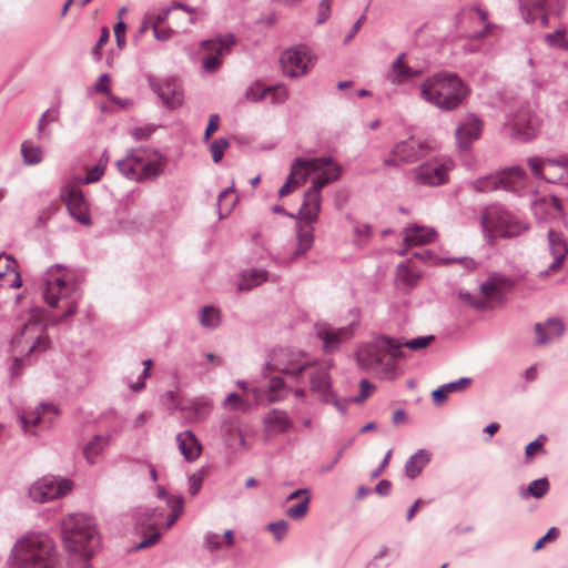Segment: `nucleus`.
<instances>
[{"instance_id": "obj_1", "label": "nucleus", "mask_w": 568, "mask_h": 568, "mask_svg": "<svg viewBox=\"0 0 568 568\" xmlns=\"http://www.w3.org/2000/svg\"><path fill=\"white\" fill-rule=\"evenodd\" d=\"M41 291L47 305L61 312L57 320L59 323L75 315L83 297V291L74 272L62 264L48 267Z\"/></svg>"}, {"instance_id": "obj_2", "label": "nucleus", "mask_w": 568, "mask_h": 568, "mask_svg": "<svg viewBox=\"0 0 568 568\" xmlns=\"http://www.w3.org/2000/svg\"><path fill=\"white\" fill-rule=\"evenodd\" d=\"M62 538L71 558L80 560V568H90V558L101 544L94 519L84 514L70 515L62 524Z\"/></svg>"}, {"instance_id": "obj_3", "label": "nucleus", "mask_w": 568, "mask_h": 568, "mask_svg": "<svg viewBox=\"0 0 568 568\" xmlns=\"http://www.w3.org/2000/svg\"><path fill=\"white\" fill-rule=\"evenodd\" d=\"M11 568H57L52 540L44 534H31L19 539L11 555Z\"/></svg>"}, {"instance_id": "obj_4", "label": "nucleus", "mask_w": 568, "mask_h": 568, "mask_svg": "<svg viewBox=\"0 0 568 568\" xmlns=\"http://www.w3.org/2000/svg\"><path fill=\"white\" fill-rule=\"evenodd\" d=\"M467 93V85L457 73H434L420 88L423 99L444 111L458 108Z\"/></svg>"}, {"instance_id": "obj_5", "label": "nucleus", "mask_w": 568, "mask_h": 568, "mask_svg": "<svg viewBox=\"0 0 568 568\" xmlns=\"http://www.w3.org/2000/svg\"><path fill=\"white\" fill-rule=\"evenodd\" d=\"M356 362L361 369H393L395 362L406 357L402 351L400 339L387 335H378L374 341L361 344L356 349Z\"/></svg>"}, {"instance_id": "obj_6", "label": "nucleus", "mask_w": 568, "mask_h": 568, "mask_svg": "<svg viewBox=\"0 0 568 568\" xmlns=\"http://www.w3.org/2000/svg\"><path fill=\"white\" fill-rule=\"evenodd\" d=\"M528 175L521 166L513 165L468 182V186L480 193L506 191L518 196L525 194Z\"/></svg>"}, {"instance_id": "obj_7", "label": "nucleus", "mask_w": 568, "mask_h": 568, "mask_svg": "<svg viewBox=\"0 0 568 568\" xmlns=\"http://www.w3.org/2000/svg\"><path fill=\"white\" fill-rule=\"evenodd\" d=\"M485 236L489 243L497 237H516L528 230V225L516 219L501 205L487 206L480 216Z\"/></svg>"}, {"instance_id": "obj_8", "label": "nucleus", "mask_w": 568, "mask_h": 568, "mask_svg": "<svg viewBox=\"0 0 568 568\" xmlns=\"http://www.w3.org/2000/svg\"><path fill=\"white\" fill-rule=\"evenodd\" d=\"M146 149H132L124 159L116 162L121 174L135 182L154 181L162 170V158L160 160H148Z\"/></svg>"}, {"instance_id": "obj_9", "label": "nucleus", "mask_w": 568, "mask_h": 568, "mask_svg": "<svg viewBox=\"0 0 568 568\" xmlns=\"http://www.w3.org/2000/svg\"><path fill=\"white\" fill-rule=\"evenodd\" d=\"M321 211V199L316 195L304 194V201L300 209L301 219L305 222L304 225L297 224L296 248L292 258H296L307 252L314 242V226Z\"/></svg>"}, {"instance_id": "obj_10", "label": "nucleus", "mask_w": 568, "mask_h": 568, "mask_svg": "<svg viewBox=\"0 0 568 568\" xmlns=\"http://www.w3.org/2000/svg\"><path fill=\"white\" fill-rule=\"evenodd\" d=\"M311 364L312 362L305 352L280 347L271 352L265 365L268 371H277L297 377Z\"/></svg>"}, {"instance_id": "obj_11", "label": "nucleus", "mask_w": 568, "mask_h": 568, "mask_svg": "<svg viewBox=\"0 0 568 568\" xmlns=\"http://www.w3.org/2000/svg\"><path fill=\"white\" fill-rule=\"evenodd\" d=\"M355 320L347 326L334 327L327 323H316L315 334L316 337L322 342V349L326 354L335 353L341 346L349 341L358 326L359 312L354 310Z\"/></svg>"}, {"instance_id": "obj_12", "label": "nucleus", "mask_w": 568, "mask_h": 568, "mask_svg": "<svg viewBox=\"0 0 568 568\" xmlns=\"http://www.w3.org/2000/svg\"><path fill=\"white\" fill-rule=\"evenodd\" d=\"M527 164L537 179H544L549 183H568V158L558 159L531 156Z\"/></svg>"}, {"instance_id": "obj_13", "label": "nucleus", "mask_w": 568, "mask_h": 568, "mask_svg": "<svg viewBox=\"0 0 568 568\" xmlns=\"http://www.w3.org/2000/svg\"><path fill=\"white\" fill-rule=\"evenodd\" d=\"M430 150L426 141L409 138L396 143L390 152V156L383 161L384 166L399 168L402 164L415 163L426 156Z\"/></svg>"}, {"instance_id": "obj_14", "label": "nucleus", "mask_w": 568, "mask_h": 568, "mask_svg": "<svg viewBox=\"0 0 568 568\" xmlns=\"http://www.w3.org/2000/svg\"><path fill=\"white\" fill-rule=\"evenodd\" d=\"M71 489L72 484L69 479H57L47 475L30 486L29 497L36 503L44 504L65 496Z\"/></svg>"}, {"instance_id": "obj_15", "label": "nucleus", "mask_w": 568, "mask_h": 568, "mask_svg": "<svg viewBox=\"0 0 568 568\" xmlns=\"http://www.w3.org/2000/svg\"><path fill=\"white\" fill-rule=\"evenodd\" d=\"M540 123V119L530 103L523 104L509 119L513 135L524 142L536 138Z\"/></svg>"}, {"instance_id": "obj_16", "label": "nucleus", "mask_w": 568, "mask_h": 568, "mask_svg": "<svg viewBox=\"0 0 568 568\" xmlns=\"http://www.w3.org/2000/svg\"><path fill=\"white\" fill-rule=\"evenodd\" d=\"M454 168L452 159L446 156L433 158L415 170V179L419 184L437 186L447 182L448 173Z\"/></svg>"}, {"instance_id": "obj_17", "label": "nucleus", "mask_w": 568, "mask_h": 568, "mask_svg": "<svg viewBox=\"0 0 568 568\" xmlns=\"http://www.w3.org/2000/svg\"><path fill=\"white\" fill-rule=\"evenodd\" d=\"M234 44L235 38L232 33L203 41L201 43L203 50V68L206 71L219 68L222 59L231 52Z\"/></svg>"}, {"instance_id": "obj_18", "label": "nucleus", "mask_w": 568, "mask_h": 568, "mask_svg": "<svg viewBox=\"0 0 568 568\" xmlns=\"http://www.w3.org/2000/svg\"><path fill=\"white\" fill-rule=\"evenodd\" d=\"M43 326L36 320H30L23 324L21 331L16 333L11 338V345L14 351L32 353L37 349L45 348V339L43 338Z\"/></svg>"}, {"instance_id": "obj_19", "label": "nucleus", "mask_w": 568, "mask_h": 568, "mask_svg": "<svg viewBox=\"0 0 568 568\" xmlns=\"http://www.w3.org/2000/svg\"><path fill=\"white\" fill-rule=\"evenodd\" d=\"M462 21H467L471 24L469 29H464V36L469 42L485 38L493 34L497 30V26L489 23L487 11L480 7H471L466 9L460 14Z\"/></svg>"}, {"instance_id": "obj_20", "label": "nucleus", "mask_w": 568, "mask_h": 568, "mask_svg": "<svg viewBox=\"0 0 568 568\" xmlns=\"http://www.w3.org/2000/svg\"><path fill=\"white\" fill-rule=\"evenodd\" d=\"M524 20L534 22L539 16L542 24L548 23L549 14H560L564 10V0H518Z\"/></svg>"}, {"instance_id": "obj_21", "label": "nucleus", "mask_w": 568, "mask_h": 568, "mask_svg": "<svg viewBox=\"0 0 568 568\" xmlns=\"http://www.w3.org/2000/svg\"><path fill=\"white\" fill-rule=\"evenodd\" d=\"M149 84L165 106L174 109L182 104L183 92L174 77L158 78L150 75Z\"/></svg>"}, {"instance_id": "obj_22", "label": "nucleus", "mask_w": 568, "mask_h": 568, "mask_svg": "<svg viewBox=\"0 0 568 568\" xmlns=\"http://www.w3.org/2000/svg\"><path fill=\"white\" fill-rule=\"evenodd\" d=\"M280 63L283 71H308L315 68L316 55L312 49L301 44L284 50L281 53Z\"/></svg>"}, {"instance_id": "obj_23", "label": "nucleus", "mask_w": 568, "mask_h": 568, "mask_svg": "<svg viewBox=\"0 0 568 568\" xmlns=\"http://www.w3.org/2000/svg\"><path fill=\"white\" fill-rule=\"evenodd\" d=\"M62 199L70 215L82 225H91L89 205L83 192L74 186L65 187L62 191Z\"/></svg>"}, {"instance_id": "obj_24", "label": "nucleus", "mask_w": 568, "mask_h": 568, "mask_svg": "<svg viewBox=\"0 0 568 568\" xmlns=\"http://www.w3.org/2000/svg\"><path fill=\"white\" fill-rule=\"evenodd\" d=\"M251 392L257 405L267 406L283 402L288 395V387L282 377L274 376L264 388H252Z\"/></svg>"}, {"instance_id": "obj_25", "label": "nucleus", "mask_w": 568, "mask_h": 568, "mask_svg": "<svg viewBox=\"0 0 568 568\" xmlns=\"http://www.w3.org/2000/svg\"><path fill=\"white\" fill-rule=\"evenodd\" d=\"M483 130V122L474 114L467 115L455 129L456 146L459 151L470 150Z\"/></svg>"}, {"instance_id": "obj_26", "label": "nucleus", "mask_w": 568, "mask_h": 568, "mask_svg": "<svg viewBox=\"0 0 568 568\" xmlns=\"http://www.w3.org/2000/svg\"><path fill=\"white\" fill-rule=\"evenodd\" d=\"M514 286L511 277L494 272L480 284V293L487 300L503 302L505 294Z\"/></svg>"}, {"instance_id": "obj_27", "label": "nucleus", "mask_w": 568, "mask_h": 568, "mask_svg": "<svg viewBox=\"0 0 568 568\" xmlns=\"http://www.w3.org/2000/svg\"><path fill=\"white\" fill-rule=\"evenodd\" d=\"M548 237V246H549V253L554 257V261L545 270L546 275H550L555 272H557L562 262L565 261L568 247L567 243L564 240L562 235L555 230L550 229L547 233Z\"/></svg>"}, {"instance_id": "obj_28", "label": "nucleus", "mask_w": 568, "mask_h": 568, "mask_svg": "<svg viewBox=\"0 0 568 568\" xmlns=\"http://www.w3.org/2000/svg\"><path fill=\"white\" fill-rule=\"evenodd\" d=\"M324 163V160L313 158H295L291 164V171L287 178L294 181V186H300L306 181L307 175L313 172L312 169L322 168Z\"/></svg>"}, {"instance_id": "obj_29", "label": "nucleus", "mask_w": 568, "mask_h": 568, "mask_svg": "<svg viewBox=\"0 0 568 568\" xmlns=\"http://www.w3.org/2000/svg\"><path fill=\"white\" fill-rule=\"evenodd\" d=\"M565 326L558 318H548L545 323L535 324L536 344L541 346L564 334Z\"/></svg>"}, {"instance_id": "obj_30", "label": "nucleus", "mask_w": 568, "mask_h": 568, "mask_svg": "<svg viewBox=\"0 0 568 568\" xmlns=\"http://www.w3.org/2000/svg\"><path fill=\"white\" fill-rule=\"evenodd\" d=\"M176 444L180 453L187 462H194L202 453V446L195 434L186 429L176 435Z\"/></svg>"}, {"instance_id": "obj_31", "label": "nucleus", "mask_w": 568, "mask_h": 568, "mask_svg": "<svg viewBox=\"0 0 568 568\" xmlns=\"http://www.w3.org/2000/svg\"><path fill=\"white\" fill-rule=\"evenodd\" d=\"M437 232L433 227L410 225L404 231V242L407 247L424 245L433 242Z\"/></svg>"}, {"instance_id": "obj_32", "label": "nucleus", "mask_w": 568, "mask_h": 568, "mask_svg": "<svg viewBox=\"0 0 568 568\" xmlns=\"http://www.w3.org/2000/svg\"><path fill=\"white\" fill-rule=\"evenodd\" d=\"M311 388L313 392L321 396L323 403L329 404L331 398L334 397V392L331 386V377L327 368H318L311 375Z\"/></svg>"}, {"instance_id": "obj_33", "label": "nucleus", "mask_w": 568, "mask_h": 568, "mask_svg": "<svg viewBox=\"0 0 568 568\" xmlns=\"http://www.w3.org/2000/svg\"><path fill=\"white\" fill-rule=\"evenodd\" d=\"M16 261L6 254L0 255V286L20 287L21 275L14 268Z\"/></svg>"}, {"instance_id": "obj_34", "label": "nucleus", "mask_w": 568, "mask_h": 568, "mask_svg": "<svg viewBox=\"0 0 568 568\" xmlns=\"http://www.w3.org/2000/svg\"><path fill=\"white\" fill-rule=\"evenodd\" d=\"M47 414L58 415L59 409L53 404L41 403L33 412L20 415L19 419L24 432L34 434L31 427L37 426Z\"/></svg>"}, {"instance_id": "obj_35", "label": "nucleus", "mask_w": 568, "mask_h": 568, "mask_svg": "<svg viewBox=\"0 0 568 568\" xmlns=\"http://www.w3.org/2000/svg\"><path fill=\"white\" fill-rule=\"evenodd\" d=\"M432 458L430 453L425 449L420 448L416 453H414L409 458L406 460L404 466V473L409 479H415L419 474L423 471V469L429 464Z\"/></svg>"}, {"instance_id": "obj_36", "label": "nucleus", "mask_w": 568, "mask_h": 568, "mask_svg": "<svg viewBox=\"0 0 568 568\" xmlns=\"http://www.w3.org/2000/svg\"><path fill=\"white\" fill-rule=\"evenodd\" d=\"M263 423L266 429L278 433H286L293 426L288 414L277 408L270 410L265 415Z\"/></svg>"}, {"instance_id": "obj_37", "label": "nucleus", "mask_w": 568, "mask_h": 568, "mask_svg": "<svg viewBox=\"0 0 568 568\" xmlns=\"http://www.w3.org/2000/svg\"><path fill=\"white\" fill-rule=\"evenodd\" d=\"M164 516V509L158 507L140 508L136 513L135 525L141 529H155Z\"/></svg>"}, {"instance_id": "obj_38", "label": "nucleus", "mask_w": 568, "mask_h": 568, "mask_svg": "<svg viewBox=\"0 0 568 568\" xmlns=\"http://www.w3.org/2000/svg\"><path fill=\"white\" fill-rule=\"evenodd\" d=\"M109 435H95L92 440L83 447V455L87 462L91 465L95 464L98 456L109 446Z\"/></svg>"}, {"instance_id": "obj_39", "label": "nucleus", "mask_w": 568, "mask_h": 568, "mask_svg": "<svg viewBox=\"0 0 568 568\" xmlns=\"http://www.w3.org/2000/svg\"><path fill=\"white\" fill-rule=\"evenodd\" d=\"M268 273L265 268H251L244 271L239 283L240 291H251L267 281Z\"/></svg>"}, {"instance_id": "obj_40", "label": "nucleus", "mask_w": 568, "mask_h": 568, "mask_svg": "<svg viewBox=\"0 0 568 568\" xmlns=\"http://www.w3.org/2000/svg\"><path fill=\"white\" fill-rule=\"evenodd\" d=\"M549 490V481L546 477L538 478L529 483L526 488H521L519 495L523 499L529 497L539 499L544 497Z\"/></svg>"}, {"instance_id": "obj_41", "label": "nucleus", "mask_w": 568, "mask_h": 568, "mask_svg": "<svg viewBox=\"0 0 568 568\" xmlns=\"http://www.w3.org/2000/svg\"><path fill=\"white\" fill-rule=\"evenodd\" d=\"M200 324L207 329H215L221 323L220 311L211 305L204 306L199 312Z\"/></svg>"}, {"instance_id": "obj_42", "label": "nucleus", "mask_w": 568, "mask_h": 568, "mask_svg": "<svg viewBox=\"0 0 568 568\" xmlns=\"http://www.w3.org/2000/svg\"><path fill=\"white\" fill-rule=\"evenodd\" d=\"M233 186L225 189L217 197V214L220 219L226 217L233 210L236 199L233 196Z\"/></svg>"}, {"instance_id": "obj_43", "label": "nucleus", "mask_w": 568, "mask_h": 568, "mask_svg": "<svg viewBox=\"0 0 568 568\" xmlns=\"http://www.w3.org/2000/svg\"><path fill=\"white\" fill-rule=\"evenodd\" d=\"M342 174V170H335L334 173L331 174L329 178H325L323 174L317 172V175H315L311 181L310 189L305 192V194L308 195H316V197L321 199V191L324 186L327 184L336 181Z\"/></svg>"}, {"instance_id": "obj_44", "label": "nucleus", "mask_w": 568, "mask_h": 568, "mask_svg": "<svg viewBox=\"0 0 568 568\" xmlns=\"http://www.w3.org/2000/svg\"><path fill=\"white\" fill-rule=\"evenodd\" d=\"M342 174V170H335L334 173L331 174L329 178H325L323 174L317 172V175H315L311 181L310 189L305 192V194L308 195H316V197L321 199V191L324 186L327 184L336 181Z\"/></svg>"}, {"instance_id": "obj_45", "label": "nucleus", "mask_w": 568, "mask_h": 568, "mask_svg": "<svg viewBox=\"0 0 568 568\" xmlns=\"http://www.w3.org/2000/svg\"><path fill=\"white\" fill-rule=\"evenodd\" d=\"M21 154L23 162L27 165H36L42 161V150L40 146L30 141H24L21 144Z\"/></svg>"}, {"instance_id": "obj_46", "label": "nucleus", "mask_w": 568, "mask_h": 568, "mask_svg": "<svg viewBox=\"0 0 568 568\" xmlns=\"http://www.w3.org/2000/svg\"><path fill=\"white\" fill-rule=\"evenodd\" d=\"M311 497H303L296 505L288 507L285 511V515L293 520L303 519L310 508Z\"/></svg>"}, {"instance_id": "obj_47", "label": "nucleus", "mask_w": 568, "mask_h": 568, "mask_svg": "<svg viewBox=\"0 0 568 568\" xmlns=\"http://www.w3.org/2000/svg\"><path fill=\"white\" fill-rule=\"evenodd\" d=\"M355 237L353 240L354 244L358 248H364L372 236V226L369 224H356L354 227Z\"/></svg>"}, {"instance_id": "obj_48", "label": "nucleus", "mask_w": 568, "mask_h": 568, "mask_svg": "<svg viewBox=\"0 0 568 568\" xmlns=\"http://www.w3.org/2000/svg\"><path fill=\"white\" fill-rule=\"evenodd\" d=\"M223 405L230 409L241 412H247L251 408V403L236 393H230L224 399Z\"/></svg>"}, {"instance_id": "obj_49", "label": "nucleus", "mask_w": 568, "mask_h": 568, "mask_svg": "<svg viewBox=\"0 0 568 568\" xmlns=\"http://www.w3.org/2000/svg\"><path fill=\"white\" fill-rule=\"evenodd\" d=\"M545 40L552 48L568 51V40L566 39L565 29H557L552 33H547Z\"/></svg>"}, {"instance_id": "obj_50", "label": "nucleus", "mask_w": 568, "mask_h": 568, "mask_svg": "<svg viewBox=\"0 0 568 568\" xmlns=\"http://www.w3.org/2000/svg\"><path fill=\"white\" fill-rule=\"evenodd\" d=\"M266 98L271 99L273 104H281L287 100V89L283 84H274L265 87Z\"/></svg>"}, {"instance_id": "obj_51", "label": "nucleus", "mask_w": 568, "mask_h": 568, "mask_svg": "<svg viewBox=\"0 0 568 568\" xmlns=\"http://www.w3.org/2000/svg\"><path fill=\"white\" fill-rule=\"evenodd\" d=\"M221 429L229 439H231L233 437V434L237 435L240 437V445L245 446V439H244L242 430L239 427L237 419L229 418V419L223 420L222 425H221Z\"/></svg>"}, {"instance_id": "obj_52", "label": "nucleus", "mask_w": 568, "mask_h": 568, "mask_svg": "<svg viewBox=\"0 0 568 568\" xmlns=\"http://www.w3.org/2000/svg\"><path fill=\"white\" fill-rule=\"evenodd\" d=\"M230 146V141L226 138H219L210 144V152L214 163H220L223 159L225 150Z\"/></svg>"}, {"instance_id": "obj_53", "label": "nucleus", "mask_w": 568, "mask_h": 568, "mask_svg": "<svg viewBox=\"0 0 568 568\" xmlns=\"http://www.w3.org/2000/svg\"><path fill=\"white\" fill-rule=\"evenodd\" d=\"M435 339L434 335L418 336L407 341H400L402 348L407 347L410 351H419L429 346V344Z\"/></svg>"}, {"instance_id": "obj_54", "label": "nucleus", "mask_w": 568, "mask_h": 568, "mask_svg": "<svg viewBox=\"0 0 568 568\" xmlns=\"http://www.w3.org/2000/svg\"><path fill=\"white\" fill-rule=\"evenodd\" d=\"M206 475L205 468H200L197 471L193 473L187 477L189 484V494L191 496H196L201 490L203 479Z\"/></svg>"}, {"instance_id": "obj_55", "label": "nucleus", "mask_w": 568, "mask_h": 568, "mask_svg": "<svg viewBox=\"0 0 568 568\" xmlns=\"http://www.w3.org/2000/svg\"><path fill=\"white\" fill-rule=\"evenodd\" d=\"M59 108L48 109L43 112L38 121V135L42 138L44 135V126L51 122H55L59 119Z\"/></svg>"}, {"instance_id": "obj_56", "label": "nucleus", "mask_w": 568, "mask_h": 568, "mask_svg": "<svg viewBox=\"0 0 568 568\" xmlns=\"http://www.w3.org/2000/svg\"><path fill=\"white\" fill-rule=\"evenodd\" d=\"M212 409V403L206 397H197L192 403V410L196 418H205Z\"/></svg>"}, {"instance_id": "obj_57", "label": "nucleus", "mask_w": 568, "mask_h": 568, "mask_svg": "<svg viewBox=\"0 0 568 568\" xmlns=\"http://www.w3.org/2000/svg\"><path fill=\"white\" fill-rule=\"evenodd\" d=\"M159 128V125H155L153 123H146L141 126H134L130 131V135L135 141H144L148 140Z\"/></svg>"}, {"instance_id": "obj_58", "label": "nucleus", "mask_w": 568, "mask_h": 568, "mask_svg": "<svg viewBox=\"0 0 568 568\" xmlns=\"http://www.w3.org/2000/svg\"><path fill=\"white\" fill-rule=\"evenodd\" d=\"M547 437L539 435L535 440L530 442L525 448V456L527 462H530L532 456L538 453H544V444Z\"/></svg>"}, {"instance_id": "obj_59", "label": "nucleus", "mask_w": 568, "mask_h": 568, "mask_svg": "<svg viewBox=\"0 0 568 568\" xmlns=\"http://www.w3.org/2000/svg\"><path fill=\"white\" fill-rule=\"evenodd\" d=\"M354 443V438H349L341 448L336 453L335 457L333 458V460L328 464H324V465H321L318 467V473L320 474H327V473H331L334 467L338 464V462L341 460L345 449H347L352 444Z\"/></svg>"}, {"instance_id": "obj_60", "label": "nucleus", "mask_w": 568, "mask_h": 568, "mask_svg": "<svg viewBox=\"0 0 568 568\" xmlns=\"http://www.w3.org/2000/svg\"><path fill=\"white\" fill-rule=\"evenodd\" d=\"M245 98L252 102H260L266 98L265 87H262L260 82L252 83L245 91Z\"/></svg>"}, {"instance_id": "obj_61", "label": "nucleus", "mask_w": 568, "mask_h": 568, "mask_svg": "<svg viewBox=\"0 0 568 568\" xmlns=\"http://www.w3.org/2000/svg\"><path fill=\"white\" fill-rule=\"evenodd\" d=\"M267 529L273 534L274 538L277 541H281L286 536L287 529H288V523L284 519L270 523L267 525Z\"/></svg>"}, {"instance_id": "obj_62", "label": "nucleus", "mask_w": 568, "mask_h": 568, "mask_svg": "<svg viewBox=\"0 0 568 568\" xmlns=\"http://www.w3.org/2000/svg\"><path fill=\"white\" fill-rule=\"evenodd\" d=\"M440 263L442 264L458 263L467 271H473L478 266V263L474 258L468 257V256L444 257V258H440Z\"/></svg>"}, {"instance_id": "obj_63", "label": "nucleus", "mask_w": 568, "mask_h": 568, "mask_svg": "<svg viewBox=\"0 0 568 568\" xmlns=\"http://www.w3.org/2000/svg\"><path fill=\"white\" fill-rule=\"evenodd\" d=\"M473 383V379L470 377H460L457 381H453L445 384V387L447 388L448 394L449 393H462L465 389H467Z\"/></svg>"}, {"instance_id": "obj_64", "label": "nucleus", "mask_w": 568, "mask_h": 568, "mask_svg": "<svg viewBox=\"0 0 568 568\" xmlns=\"http://www.w3.org/2000/svg\"><path fill=\"white\" fill-rule=\"evenodd\" d=\"M559 535L560 531L557 527L549 528L548 531L535 542L532 548L534 551H538L541 548H544L546 542L556 540L559 537Z\"/></svg>"}]
</instances>
